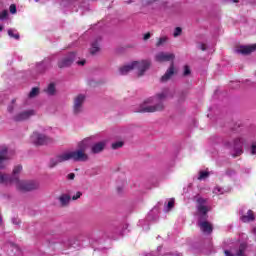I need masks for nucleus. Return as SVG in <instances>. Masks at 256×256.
<instances>
[{
	"instance_id": "1",
	"label": "nucleus",
	"mask_w": 256,
	"mask_h": 256,
	"mask_svg": "<svg viewBox=\"0 0 256 256\" xmlns=\"http://www.w3.org/2000/svg\"><path fill=\"white\" fill-rule=\"evenodd\" d=\"M91 141H93V136L86 137L77 142V149L64 152L52 158L49 162L50 169H53V167H57L59 163H65V161H74L75 163H87V161H89L90 159L89 153H87V149H89Z\"/></svg>"
},
{
	"instance_id": "2",
	"label": "nucleus",
	"mask_w": 256,
	"mask_h": 256,
	"mask_svg": "<svg viewBox=\"0 0 256 256\" xmlns=\"http://www.w3.org/2000/svg\"><path fill=\"white\" fill-rule=\"evenodd\" d=\"M167 99H173V91L169 88H165L155 96L147 98L136 110V113H157V111H163L165 109L163 101H167Z\"/></svg>"
},
{
	"instance_id": "3",
	"label": "nucleus",
	"mask_w": 256,
	"mask_h": 256,
	"mask_svg": "<svg viewBox=\"0 0 256 256\" xmlns=\"http://www.w3.org/2000/svg\"><path fill=\"white\" fill-rule=\"evenodd\" d=\"M197 215H198V227H200L202 233H209L213 232V226L211 223L205 221L207 219V213L211 211V208H209L207 205V199L205 198H197Z\"/></svg>"
},
{
	"instance_id": "4",
	"label": "nucleus",
	"mask_w": 256,
	"mask_h": 256,
	"mask_svg": "<svg viewBox=\"0 0 256 256\" xmlns=\"http://www.w3.org/2000/svg\"><path fill=\"white\" fill-rule=\"evenodd\" d=\"M85 101H87V95L77 94L72 100V115L74 117H81L85 113Z\"/></svg>"
},
{
	"instance_id": "5",
	"label": "nucleus",
	"mask_w": 256,
	"mask_h": 256,
	"mask_svg": "<svg viewBox=\"0 0 256 256\" xmlns=\"http://www.w3.org/2000/svg\"><path fill=\"white\" fill-rule=\"evenodd\" d=\"M14 182L18 191L27 192L39 189V182L34 180H19L15 178Z\"/></svg>"
},
{
	"instance_id": "6",
	"label": "nucleus",
	"mask_w": 256,
	"mask_h": 256,
	"mask_svg": "<svg viewBox=\"0 0 256 256\" xmlns=\"http://www.w3.org/2000/svg\"><path fill=\"white\" fill-rule=\"evenodd\" d=\"M247 143V138L244 136H237L233 139V142H226L225 145L228 147H233L235 153L233 154V157H239L241 153H243V146Z\"/></svg>"
},
{
	"instance_id": "7",
	"label": "nucleus",
	"mask_w": 256,
	"mask_h": 256,
	"mask_svg": "<svg viewBox=\"0 0 256 256\" xmlns=\"http://www.w3.org/2000/svg\"><path fill=\"white\" fill-rule=\"evenodd\" d=\"M30 141L36 147H42L43 145L51 143V138L41 132L35 131L30 136Z\"/></svg>"
},
{
	"instance_id": "8",
	"label": "nucleus",
	"mask_w": 256,
	"mask_h": 256,
	"mask_svg": "<svg viewBox=\"0 0 256 256\" xmlns=\"http://www.w3.org/2000/svg\"><path fill=\"white\" fill-rule=\"evenodd\" d=\"M23 171V166L18 165L13 169V177L8 174L0 172V184L9 185L10 183H15V179H19L17 175Z\"/></svg>"
},
{
	"instance_id": "9",
	"label": "nucleus",
	"mask_w": 256,
	"mask_h": 256,
	"mask_svg": "<svg viewBox=\"0 0 256 256\" xmlns=\"http://www.w3.org/2000/svg\"><path fill=\"white\" fill-rule=\"evenodd\" d=\"M150 67L151 60L149 59L134 61V70L136 71L138 77H143V75H145V72L149 71Z\"/></svg>"
},
{
	"instance_id": "10",
	"label": "nucleus",
	"mask_w": 256,
	"mask_h": 256,
	"mask_svg": "<svg viewBox=\"0 0 256 256\" xmlns=\"http://www.w3.org/2000/svg\"><path fill=\"white\" fill-rule=\"evenodd\" d=\"M35 115H37L35 109H27L16 113L12 119L16 123H21L23 121H28V119H31V117H35Z\"/></svg>"
},
{
	"instance_id": "11",
	"label": "nucleus",
	"mask_w": 256,
	"mask_h": 256,
	"mask_svg": "<svg viewBox=\"0 0 256 256\" xmlns=\"http://www.w3.org/2000/svg\"><path fill=\"white\" fill-rule=\"evenodd\" d=\"M75 53L71 52L67 54L66 56H63L59 61H58V67L59 69H65L67 67H71L73 65V61H75Z\"/></svg>"
},
{
	"instance_id": "12",
	"label": "nucleus",
	"mask_w": 256,
	"mask_h": 256,
	"mask_svg": "<svg viewBox=\"0 0 256 256\" xmlns=\"http://www.w3.org/2000/svg\"><path fill=\"white\" fill-rule=\"evenodd\" d=\"M157 63H165L167 61H174L175 55L169 52H159L154 57Z\"/></svg>"
},
{
	"instance_id": "13",
	"label": "nucleus",
	"mask_w": 256,
	"mask_h": 256,
	"mask_svg": "<svg viewBox=\"0 0 256 256\" xmlns=\"http://www.w3.org/2000/svg\"><path fill=\"white\" fill-rule=\"evenodd\" d=\"M105 147H107L106 141L96 142L90 147V153L91 155H99L105 151Z\"/></svg>"
},
{
	"instance_id": "14",
	"label": "nucleus",
	"mask_w": 256,
	"mask_h": 256,
	"mask_svg": "<svg viewBox=\"0 0 256 256\" xmlns=\"http://www.w3.org/2000/svg\"><path fill=\"white\" fill-rule=\"evenodd\" d=\"M8 151L9 148H7V146H0V170L5 169V167H7V163L5 162L9 161V156H7Z\"/></svg>"
},
{
	"instance_id": "15",
	"label": "nucleus",
	"mask_w": 256,
	"mask_h": 256,
	"mask_svg": "<svg viewBox=\"0 0 256 256\" xmlns=\"http://www.w3.org/2000/svg\"><path fill=\"white\" fill-rule=\"evenodd\" d=\"M253 51H256V44L253 45H242L235 49V53H238L239 55H251Z\"/></svg>"
},
{
	"instance_id": "16",
	"label": "nucleus",
	"mask_w": 256,
	"mask_h": 256,
	"mask_svg": "<svg viewBox=\"0 0 256 256\" xmlns=\"http://www.w3.org/2000/svg\"><path fill=\"white\" fill-rule=\"evenodd\" d=\"M175 75V64L171 63L170 67L166 70L165 74L161 77V83H167Z\"/></svg>"
},
{
	"instance_id": "17",
	"label": "nucleus",
	"mask_w": 256,
	"mask_h": 256,
	"mask_svg": "<svg viewBox=\"0 0 256 256\" xmlns=\"http://www.w3.org/2000/svg\"><path fill=\"white\" fill-rule=\"evenodd\" d=\"M131 71H135L134 62H131L119 68L120 75H127L128 73H131Z\"/></svg>"
},
{
	"instance_id": "18",
	"label": "nucleus",
	"mask_w": 256,
	"mask_h": 256,
	"mask_svg": "<svg viewBox=\"0 0 256 256\" xmlns=\"http://www.w3.org/2000/svg\"><path fill=\"white\" fill-rule=\"evenodd\" d=\"M247 249V245L241 244L239 250L236 252V254H233V250H225L224 254L225 256H245L244 251Z\"/></svg>"
},
{
	"instance_id": "19",
	"label": "nucleus",
	"mask_w": 256,
	"mask_h": 256,
	"mask_svg": "<svg viewBox=\"0 0 256 256\" xmlns=\"http://www.w3.org/2000/svg\"><path fill=\"white\" fill-rule=\"evenodd\" d=\"M58 201L60 207H69V203H71V196H69V194H62L58 197Z\"/></svg>"
},
{
	"instance_id": "20",
	"label": "nucleus",
	"mask_w": 256,
	"mask_h": 256,
	"mask_svg": "<svg viewBox=\"0 0 256 256\" xmlns=\"http://www.w3.org/2000/svg\"><path fill=\"white\" fill-rule=\"evenodd\" d=\"M240 220L242 223H251V221H255V214H253V211L248 210L246 214L240 217Z\"/></svg>"
},
{
	"instance_id": "21",
	"label": "nucleus",
	"mask_w": 256,
	"mask_h": 256,
	"mask_svg": "<svg viewBox=\"0 0 256 256\" xmlns=\"http://www.w3.org/2000/svg\"><path fill=\"white\" fill-rule=\"evenodd\" d=\"M51 67V62L45 60L37 64V71L39 73H45L47 69H50Z\"/></svg>"
},
{
	"instance_id": "22",
	"label": "nucleus",
	"mask_w": 256,
	"mask_h": 256,
	"mask_svg": "<svg viewBox=\"0 0 256 256\" xmlns=\"http://www.w3.org/2000/svg\"><path fill=\"white\" fill-rule=\"evenodd\" d=\"M45 93H47L50 96L56 95L57 88L55 87V83H50L45 89Z\"/></svg>"
},
{
	"instance_id": "23",
	"label": "nucleus",
	"mask_w": 256,
	"mask_h": 256,
	"mask_svg": "<svg viewBox=\"0 0 256 256\" xmlns=\"http://www.w3.org/2000/svg\"><path fill=\"white\" fill-rule=\"evenodd\" d=\"M101 51V48L99 47V41H94L91 44L90 53L91 55H97Z\"/></svg>"
},
{
	"instance_id": "24",
	"label": "nucleus",
	"mask_w": 256,
	"mask_h": 256,
	"mask_svg": "<svg viewBox=\"0 0 256 256\" xmlns=\"http://www.w3.org/2000/svg\"><path fill=\"white\" fill-rule=\"evenodd\" d=\"M123 145H125V142L123 140H119L111 144V149L117 151V149H121Z\"/></svg>"
},
{
	"instance_id": "25",
	"label": "nucleus",
	"mask_w": 256,
	"mask_h": 256,
	"mask_svg": "<svg viewBox=\"0 0 256 256\" xmlns=\"http://www.w3.org/2000/svg\"><path fill=\"white\" fill-rule=\"evenodd\" d=\"M167 41H169V37H167V36L160 37L156 43V47H161V46L165 45V43H167Z\"/></svg>"
},
{
	"instance_id": "26",
	"label": "nucleus",
	"mask_w": 256,
	"mask_h": 256,
	"mask_svg": "<svg viewBox=\"0 0 256 256\" xmlns=\"http://www.w3.org/2000/svg\"><path fill=\"white\" fill-rule=\"evenodd\" d=\"M37 95H39V88L35 87V88H32V90L30 91L28 97L30 99H35V97H37Z\"/></svg>"
},
{
	"instance_id": "27",
	"label": "nucleus",
	"mask_w": 256,
	"mask_h": 256,
	"mask_svg": "<svg viewBox=\"0 0 256 256\" xmlns=\"http://www.w3.org/2000/svg\"><path fill=\"white\" fill-rule=\"evenodd\" d=\"M207 177H209V172L200 171L198 176V181H203L204 179H207Z\"/></svg>"
},
{
	"instance_id": "28",
	"label": "nucleus",
	"mask_w": 256,
	"mask_h": 256,
	"mask_svg": "<svg viewBox=\"0 0 256 256\" xmlns=\"http://www.w3.org/2000/svg\"><path fill=\"white\" fill-rule=\"evenodd\" d=\"M213 193H214V195H223V193H225V190H223V188H221L219 186H216L213 189Z\"/></svg>"
},
{
	"instance_id": "29",
	"label": "nucleus",
	"mask_w": 256,
	"mask_h": 256,
	"mask_svg": "<svg viewBox=\"0 0 256 256\" xmlns=\"http://www.w3.org/2000/svg\"><path fill=\"white\" fill-rule=\"evenodd\" d=\"M182 33L183 29H181V27H176L173 32V37H180Z\"/></svg>"
},
{
	"instance_id": "30",
	"label": "nucleus",
	"mask_w": 256,
	"mask_h": 256,
	"mask_svg": "<svg viewBox=\"0 0 256 256\" xmlns=\"http://www.w3.org/2000/svg\"><path fill=\"white\" fill-rule=\"evenodd\" d=\"M8 35H9V37H12L13 39H19V34H17V33L15 34V31L12 29L8 30Z\"/></svg>"
},
{
	"instance_id": "31",
	"label": "nucleus",
	"mask_w": 256,
	"mask_h": 256,
	"mask_svg": "<svg viewBox=\"0 0 256 256\" xmlns=\"http://www.w3.org/2000/svg\"><path fill=\"white\" fill-rule=\"evenodd\" d=\"M11 221L13 225H16V227H19V225H21V220L18 217H13Z\"/></svg>"
},
{
	"instance_id": "32",
	"label": "nucleus",
	"mask_w": 256,
	"mask_h": 256,
	"mask_svg": "<svg viewBox=\"0 0 256 256\" xmlns=\"http://www.w3.org/2000/svg\"><path fill=\"white\" fill-rule=\"evenodd\" d=\"M81 195H83V193H81L80 191L76 192V193L72 196V201H77V199H81Z\"/></svg>"
},
{
	"instance_id": "33",
	"label": "nucleus",
	"mask_w": 256,
	"mask_h": 256,
	"mask_svg": "<svg viewBox=\"0 0 256 256\" xmlns=\"http://www.w3.org/2000/svg\"><path fill=\"white\" fill-rule=\"evenodd\" d=\"M7 15H9V12L7 10H3L1 13H0V19L1 21H3V19H7Z\"/></svg>"
},
{
	"instance_id": "34",
	"label": "nucleus",
	"mask_w": 256,
	"mask_h": 256,
	"mask_svg": "<svg viewBox=\"0 0 256 256\" xmlns=\"http://www.w3.org/2000/svg\"><path fill=\"white\" fill-rule=\"evenodd\" d=\"M175 205V200H170L166 206V211H169L170 209H173V206Z\"/></svg>"
},
{
	"instance_id": "35",
	"label": "nucleus",
	"mask_w": 256,
	"mask_h": 256,
	"mask_svg": "<svg viewBox=\"0 0 256 256\" xmlns=\"http://www.w3.org/2000/svg\"><path fill=\"white\" fill-rule=\"evenodd\" d=\"M184 77H187V75H191V69L189 66H184V72H183Z\"/></svg>"
},
{
	"instance_id": "36",
	"label": "nucleus",
	"mask_w": 256,
	"mask_h": 256,
	"mask_svg": "<svg viewBox=\"0 0 256 256\" xmlns=\"http://www.w3.org/2000/svg\"><path fill=\"white\" fill-rule=\"evenodd\" d=\"M10 13H12V15L17 13V6H15V4L10 5Z\"/></svg>"
},
{
	"instance_id": "37",
	"label": "nucleus",
	"mask_w": 256,
	"mask_h": 256,
	"mask_svg": "<svg viewBox=\"0 0 256 256\" xmlns=\"http://www.w3.org/2000/svg\"><path fill=\"white\" fill-rule=\"evenodd\" d=\"M159 0H144V5H153V3H157Z\"/></svg>"
},
{
	"instance_id": "38",
	"label": "nucleus",
	"mask_w": 256,
	"mask_h": 256,
	"mask_svg": "<svg viewBox=\"0 0 256 256\" xmlns=\"http://www.w3.org/2000/svg\"><path fill=\"white\" fill-rule=\"evenodd\" d=\"M250 153L251 155H256V143L251 146Z\"/></svg>"
},
{
	"instance_id": "39",
	"label": "nucleus",
	"mask_w": 256,
	"mask_h": 256,
	"mask_svg": "<svg viewBox=\"0 0 256 256\" xmlns=\"http://www.w3.org/2000/svg\"><path fill=\"white\" fill-rule=\"evenodd\" d=\"M143 39H144V41H149V39H151V33L148 32V33L144 34Z\"/></svg>"
},
{
	"instance_id": "40",
	"label": "nucleus",
	"mask_w": 256,
	"mask_h": 256,
	"mask_svg": "<svg viewBox=\"0 0 256 256\" xmlns=\"http://www.w3.org/2000/svg\"><path fill=\"white\" fill-rule=\"evenodd\" d=\"M68 179H69L70 181H73V179H75V173H70V174H68Z\"/></svg>"
},
{
	"instance_id": "41",
	"label": "nucleus",
	"mask_w": 256,
	"mask_h": 256,
	"mask_svg": "<svg viewBox=\"0 0 256 256\" xmlns=\"http://www.w3.org/2000/svg\"><path fill=\"white\" fill-rule=\"evenodd\" d=\"M85 63H87V61H85V60L77 61V65H80L82 67H83V65H85Z\"/></svg>"
},
{
	"instance_id": "42",
	"label": "nucleus",
	"mask_w": 256,
	"mask_h": 256,
	"mask_svg": "<svg viewBox=\"0 0 256 256\" xmlns=\"http://www.w3.org/2000/svg\"><path fill=\"white\" fill-rule=\"evenodd\" d=\"M226 173H227V175H229V177L235 175V171H233V170H228Z\"/></svg>"
},
{
	"instance_id": "43",
	"label": "nucleus",
	"mask_w": 256,
	"mask_h": 256,
	"mask_svg": "<svg viewBox=\"0 0 256 256\" xmlns=\"http://www.w3.org/2000/svg\"><path fill=\"white\" fill-rule=\"evenodd\" d=\"M14 110H15V108L12 105L8 106V112L9 113H13Z\"/></svg>"
},
{
	"instance_id": "44",
	"label": "nucleus",
	"mask_w": 256,
	"mask_h": 256,
	"mask_svg": "<svg viewBox=\"0 0 256 256\" xmlns=\"http://www.w3.org/2000/svg\"><path fill=\"white\" fill-rule=\"evenodd\" d=\"M200 49L202 51H206L207 47H205V44H200Z\"/></svg>"
},
{
	"instance_id": "45",
	"label": "nucleus",
	"mask_w": 256,
	"mask_h": 256,
	"mask_svg": "<svg viewBox=\"0 0 256 256\" xmlns=\"http://www.w3.org/2000/svg\"><path fill=\"white\" fill-rule=\"evenodd\" d=\"M232 3H239V0H231Z\"/></svg>"
},
{
	"instance_id": "46",
	"label": "nucleus",
	"mask_w": 256,
	"mask_h": 256,
	"mask_svg": "<svg viewBox=\"0 0 256 256\" xmlns=\"http://www.w3.org/2000/svg\"><path fill=\"white\" fill-rule=\"evenodd\" d=\"M0 31H3V26L0 25Z\"/></svg>"
},
{
	"instance_id": "47",
	"label": "nucleus",
	"mask_w": 256,
	"mask_h": 256,
	"mask_svg": "<svg viewBox=\"0 0 256 256\" xmlns=\"http://www.w3.org/2000/svg\"><path fill=\"white\" fill-rule=\"evenodd\" d=\"M2 221H3V219H2L1 216H0V225H1Z\"/></svg>"
},
{
	"instance_id": "48",
	"label": "nucleus",
	"mask_w": 256,
	"mask_h": 256,
	"mask_svg": "<svg viewBox=\"0 0 256 256\" xmlns=\"http://www.w3.org/2000/svg\"><path fill=\"white\" fill-rule=\"evenodd\" d=\"M12 103H15V100H12Z\"/></svg>"
},
{
	"instance_id": "49",
	"label": "nucleus",
	"mask_w": 256,
	"mask_h": 256,
	"mask_svg": "<svg viewBox=\"0 0 256 256\" xmlns=\"http://www.w3.org/2000/svg\"><path fill=\"white\" fill-rule=\"evenodd\" d=\"M156 210V208H154L152 211H155Z\"/></svg>"
},
{
	"instance_id": "50",
	"label": "nucleus",
	"mask_w": 256,
	"mask_h": 256,
	"mask_svg": "<svg viewBox=\"0 0 256 256\" xmlns=\"http://www.w3.org/2000/svg\"><path fill=\"white\" fill-rule=\"evenodd\" d=\"M36 2H38L39 0H35Z\"/></svg>"
}]
</instances>
